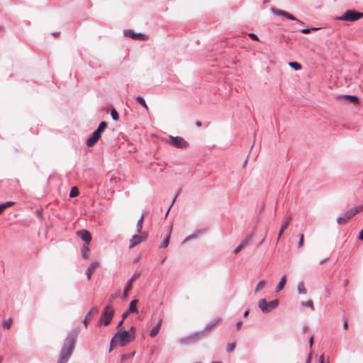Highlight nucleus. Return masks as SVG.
<instances>
[{
  "label": "nucleus",
  "mask_w": 363,
  "mask_h": 363,
  "mask_svg": "<svg viewBox=\"0 0 363 363\" xmlns=\"http://www.w3.org/2000/svg\"><path fill=\"white\" fill-rule=\"evenodd\" d=\"M356 214L354 213V211L352 208H350L349 209L345 214V216H346V218L350 220V218H352L353 216H354Z\"/></svg>",
  "instance_id": "nucleus-37"
},
{
  "label": "nucleus",
  "mask_w": 363,
  "mask_h": 363,
  "mask_svg": "<svg viewBox=\"0 0 363 363\" xmlns=\"http://www.w3.org/2000/svg\"><path fill=\"white\" fill-rule=\"evenodd\" d=\"M171 230H172V227L170 228L169 234L164 238L163 241L162 242V243L160 246V248H166L168 246L169 242V239H170Z\"/></svg>",
  "instance_id": "nucleus-27"
},
{
  "label": "nucleus",
  "mask_w": 363,
  "mask_h": 363,
  "mask_svg": "<svg viewBox=\"0 0 363 363\" xmlns=\"http://www.w3.org/2000/svg\"><path fill=\"white\" fill-rule=\"evenodd\" d=\"M126 332H129V334H132L133 337V340H135V333H136V328L135 326H131L128 330H126Z\"/></svg>",
  "instance_id": "nucleus-44"
},
{
  "label": "nucleus",
  "mask_w": 363,
  "mask_h": 363,
  "mask_svg": "<svg viewBox=\"0 0 363 363\" xmlns=\"http://www.w3.org/2000/svg\"><path fill=\"white\" fill-rule=\"evenodd\" d=\"M11 325V319L9 318L6 321H4L3 323V327L6 329H9Z\"/></svg>",
  "instance_id": "nucleus-43"
},
{
  "label": "nucleus",
  "mask_w": 363,
  "mask_h": 363,
  "mask_svg": "<svg viewBox=\"0 0 363 363\" xmlns=\"http://www.w3.org/2000/svg\"><path fill=\"white\" fill-rule=\"evenodd\" d=\"M77 334V330H72L68 333L60 350L57 363H67L68 362L74 349Z\"/></svg>",
  "instance_id": "nucleus-1"
},
{
  "label": "nucleus",
  "mask_w": 363,
  "mask_h": 363,
  "mask_svg": "<svg viewBox=\"0 0 363 363\" xmlns=\"http://www.w3.org/2000/svg\"><path fill=\"white\" fill-rule=\"evenodd\" d=\"M118 295L116 294H111L109 297V303L110 304L117 298Z\"/></svg>",
  "instance_id": "nucleus-51"
},
{
  "label": "nucleus",
  "mask_w": 363,
  "mask_h": 363,
  "mask_svg": "<svg viewBox=\"0 0 363 363\" xmlns=\"http://www.w3.org/2000/svg\"><path fill=\"white\" fill-rule=\"evenodd\" d=\"M115 314L114 310L111 305H106L102 312L100 322H104V325H108Z\"/></svg>",
  "instance_id": "nucleus-6"
},
{
  "label": "nucleus",
  "mask_w": 363,
  "mask_h": 363,
  "mask_svg": "<svg viewBox=\"0 0 363 363\" xmlns=\"http://www.w3.org/2000/svg\"><path fill=\"white\" fill-rule=\"evenodd\" d=\"M358 239L360 240H363V230H360L358 235Z\"/></svg>",
  "instance_id": "nucleus-54"
},
{
  "label": "nucleus",
  "mask_w": 363,
  "mask_h": 363,
  "mask_svg": "<svg viewBox=\"0 0 363 363\" xmlns=\"http://www.w3.org/2000/svg\"><path fill=\"white\" fill-rule=\"evenodd\" d=\"M266 281L264 280H261L258 282L257 286L255 289V293H258L259 291L265 286Z\"/></svg>",
  "instance_id": "nucleus-33"
},
{
  "label": "nucleus",
  "mask_w": 363,
  "mask_h": 363,
  "mask_svg": "<svg viewBox=\"0 0 363 363\" xmlns=\"http://www.w3.org/2000/svg\"><path fill=\"white\" fill-rule=\"evenodd\" d=\"M249 310H246L244 313H243V317H247L248 315H249Z\"/></svg>",
  "instance_id": "nucleus-60"
},
{
  "label": "nucleus",
  "mask_w": 363,
  "mask_h": 363,
  "mask_svg": "<svg viewBox=\"0 0 363 363\" xmlns=\"http://www.w3.org/2000/svg\"><path fill=\"white\" fill-rule=\"evenodd\" d=\"M76 234L86 242V245H89L91 241V235L90 233L86 230H80L77 231Z\"/></svg>",
  "instance_id": "nucleus-11"
},
{
  "label": "nucleus",
  "mask_w": 363,
  "mask_h": 363,
  "mask_svg": "<svg viewBox=\"0 0 363 363\" xmlns=\"http://www.w3.org/2000/svg\"><path fill=\"white\" fill-rule=\"evenodd\" d=\"M286 276L284 275L281 278L279 282L278 283V284L276 287V292H279V291H281L284 289V287L286 284Z\"/></svg>",
  "instance_id": "nucleus-22"
},
{
  "label": "nucleus",
  "mask_w": 363,
  "mask_h": 363,
  "mask_svg": "<svg viewBox=\"0 0 363 363\" xmlns=\"http://www.w3.org/2000/svg\"><path fill=\"white\" fill-rule=\"evenodd\" d=\"M205 233V230L204 229H197L192 234H191L190 235L187 236L183 241V244L188 242V241H190L191 240H194V239H196L199 237V235L203 234Z\"/></svg>",
  "instance_id": "nucleus-13"
},
{
  "label": "nucleus",
  "mask_w": 363,
  "mask_h": 363,
  "mask_svg": "<svg viewBox=\"0 0 363 363\" xmlns=\"http://www.w3.org/2000/svg\"><path fill=\"white\" fill-rule=\"evenodd\" d=\"M111 116L113 121H118L119 119V115L118 113L116 111V109L113 108L111 111Z\"/></svg>",
  "instance_id": "nucleus-36"
},
{
  "label": "nucleus",
  "mask_w": 363,
  "mask_h": 363,
  "mask_svg": "<svg viewBox=\"0 0 363 363\" xmlns=\"http://www.w3.org/2000/svg\"><path fill=\"white\" fill-rule=\"evenodd\" d=\"M90 250L88 245H84L81 249L82 257L83 259H87L89 257Z\"/></svg>",
  "instance_id": "nucleus-21"
},
{
  "label": "nucleus",
  "mask_w": 363,
  "mask_h": 363,
  "mask_svg": "<svg viewBox=\"0 0 363 363\" xmlns=\"http://www.w3.org/2000/svg\"><path fill=\"white\" fill-rule=\"evenodd\" d=\"M289 65L290 67L293 68L295 70H300L302 67L301 65L298 62H289Z\"/></svg>",
  "instance_id": "nucleus-31"
},
{
  "label": "nucleus",
  "mask_w": 363,
  "mask_h": 363,
  "mask_svg": "<svg viewBox=\"0 0 363 363\" xmlns=\"http://www.w3.org/2000/svg\"><path fill=\"white\" fill-rule=\"evenodd\" d=\"M142 274V271L135 272L133 277L127 281L123 293V298H126L128 295V291L132 289L133 281L139 278Z\"/></svg>",
  "instance_id": "nucleus-8"
},
{
  "label": "nucleus",
  "mask_w": 363,
  "mask_h": 363,
  "mask_svg": "<svg viewBox=\"0 0 363 363\" xmlns=\"http://www.w3.org/2000/svg\"><path fill=\"white\" fill-rule=\"evenodd\" d=\"M249 37H250L252 40H255V41H258V40H259V38H258V36H257L256 34L253 33H250V34H249Z\"/></svg>",
  "instance_id": "nucleus-50"
},
{
  "label": "nucleus",
  "mask_w": 363,
  "mask_h": 363,
  "mask_svg": "<svg viewBox=\"0 0 363 363\" xmlns=\"http://www.w3.org/2000/svg\"><path fill=\"white\" fill-rule=\"evenodd\" d=\"M319 29H320V28H306L301 29V32L303 34H308L311 32V30H317Z\"/></svg>",
  "instance_id": "nucleus-41"
},
{
  "label": "nucleus",
  "mask_w": 363,
  "mask_h": 363,
  "mask_svg": "<svg viewBox=\"0 0 363 363\" xmlns=\"http://www.w3.org/2000/svg\"><path fill=\"white\" fill-rule=\"evenodd\" d=\"M279 301L278 299H274V300H272V301L268 302L269 313L272 310L275 309L276 308H277L278 306H279Z\"/></svg>",
  "instance_id": "nucleus-26"
},
{
  "label": "nucleus",
  "mask_w": 363,
  "mask_h": 363,
  "mask_svg": "<svg viewBox=\"0 0 363 363\" xmlns=\"http://www.w3.org/2000/svg\"><path fill=\"white\" fill-rule=\"evenodd\" d=\"M143 218H144V215L143 214L142 216L140 217V218L137 222L136 230L138 233H142Z\"/></svg>",
  "instance_id": "nucleus-29"
},
{
  "label": "nucleus",
  "mask_w": 363,
  "mask_h": 363,
  "mask_svg": "<svg viewBox=\"0 0 363 363\" xmlns=\"http://www.w3.org/2000/svg\"><path fill=\"white\" fill-rule=\"evenodd\" d=\"M286 18L291 21H296L301 25H304V23L302 21L297 19L295 16H294L292 14H291L289 12L287 13Z\"/></svg>",
  "instance_id": "nucleus-35"
},
{
  "label": "nucleus",
  "mask_w": 363,
  "mask_h": 363,
  "mask_svg": "<svg viewBox=\"0 0 363 363\" xmlns=\"http://www.w3.org/2000/svg\"><path fill=\"white\" fill-rule=\"evenodd\" d=\"M107 123L106 121H101L97 128L92 133V134L87 138L86 145L89 147H93L101 137V134L104 132L107 128Z\"/></svg>",
  "instance_id": "nucleus-2"
},
{
  "label": "nucleus",
  "mask_w": 363,
  "mask_h": 363,
  "mask_svg": "<svg viewBox=\"0 0 363 363\" xmlns=\"http://www.w3.org/2000/svg\"><path fill=\"white\" fill-rule=\"evenodd\" d=\"M99 266V263L96 261L93 262L86 270V275L88 280H90L93 271Z\"/></svg>",
  "instance_id": "nucleus-17"
},
{
  "label": "nucleus",
  "mask_w": 363,
  "mask_h": 363,
  "mask_svg": "<svg viewBox=\"0 0 363 363\" xmlns=\"http://www.w3.org/2000/svg\"><path fill=\"white\" fill-rule=\"evenodd\" d=\"M206 335H205L204 330H201L198 332H195L187 337H182L179 340V342L182 345H188L190 343L196 342L199 340L206 337Z\"/></svg>",
  "instance_id": "nucleus-5"
},
{
  "label": "nucleus",
  "mask_w": 363,
  "mask_h": 363,
  "mask_svg": "<svg viewBox=\"0 0 363 363\" xmlns=\"http://www.w3.org/2000/svg\"><path fill=\"white\" fill-rule=\"evenodd\" d=\"M319 363H324V356H323V354L320 356Z\"/></svg>",
  "instance_id": "nucleus-57"
},
{
  "label": "nucleus",
  "mask_w": 363,
  "mask_h": 363,
  "mask_svg": "<svg viewBox=\"0 0 363 363\" xmlns=\"http://www.w3.org/2000/svg\"><path fill=\"white\" fill-rule=\"evenodd\" d=\"M347 220H349L346 218L345 216H340V217H337V222L339 225H342V224L345 223Z\"/></svg>",
  "instance_id": "nucleus-39"
},
{
  "label": "nucleus",
  "mask_w": 363,
  "mask_h": 363,
  "mask_svg": "<svg viewBox=\"0 0 363 363\" xmlns=\"http://www.w3.org/2000/svg\"><path fill=\"white\" fill-rule=\"evenodd\" d=\"M304 242V236L303 234L300 235V239L298 241V247L300 248L303 246Z\"/></svg>",
  "instance_id": "nucleus-47"
},
{
  "label": "nucleus",
  "mask_w": 363,
  "mask_h": 363,
  "mask_svg": "<svg viewBox=\"0 0 363 363\" xmlns=\"http://www.w3.org/2000/svg\"><path fill=\"white\" fill-rule=\"evenodd\" d=\"M287 13H288L287 11H283V13H282L281 16H284V17H285V18H286V14H287Z\"/></svg>",
  "instance_id": "nucleus-64"
},
{
  "label": "nucleus",
  "mask_w": 363,
  "mask_h": 363,
  "mask_svg": "<svg viewBox=\"0 0 363 363\" xmlns=\"http://www.w3.org/2000/svg\"><path fill=\"white\" fill-rule=\"evenodd\" d=\"M143 241V235H134L130 240L129 248H133Z\"/></svg>",
  "instance_id": "nucleus-12"
},
{
  "label": "nucleus",
  "mask_w": 363,
  "mask_h": 363,
  "mask_svg": "<svg viewBox=\"0 0 363 363\" xmlns=\"http://www.w3.org/2000/svg\"><path fill=\"white\" fill-rule=\"evenodd\" d=\"M311 354L310 353L306 360V363H311Z\"/></svg>",
  "instance_id": "nucleus-56"
},
{
  "label": "nucleus",
  "mask_w": 363,
  "mask_h": 363,
  "mask_svg": "<svg viewBox=\"0 0 363 363\" xmlns=\"http://www.w3.org/2000/svg\"><path fill=\"white\" fill-rule=\"evenodd\" d=\"M116 342H118L116 339H113V337L111 338L110 342V346L108 349V352H111L114 348V345L116 344Z\"/></svg>",
  "instance_id": "nucleus-42"
},
{
  "label": "nucleus",
  "mask_w": 363,
  "mask_h": 363,
  "mask_svg": "<svg viewBox=\"0 0 363 363\" xmlns=\"http://www.w3.org/2000/svg\"><path fill=\"white\" fill-rule=\"evenodd\" d=\"M138 299H133L130 301L128 308L122 314L123 319H125L129 315V314L138 311Z\"/></svg>",
  "instance_id": "nucleus-10"
},
{
  "label": "nucleus",
  "mask_w": 363,
  "mask_h": 363,
  "mask_svg": "<svg viewBox=\"0 0 363 363\" xmlns=\"http://www.w3.org/2000/svg\"><path fill=\"white\" fill-rule=\"evenodd\" d=\"M297 291L299 294H307V291L305 288L304 283L303 281H301L298 284Z\"/></svg>",
  "instance_id": "nucleus-28"
},
{
  "label": "nucleus",
  "mask_w": 363,
  "mask_h": 363,
  "mask_svg": "<svg viewBox=\"0 0 363 363\" xmlns=\"http://www.w3.org/2000/svg\"><path fill=\"white\" fill-rule=\"evenodd\" d=\"M313 336H311V337L309 339V347H310V348H311L313 347Z\"/></svg>",
  "instance_id": "nucleus-53"
},
{
  "label": "nucleus",
  "mask_w": 363,
  "mask_h": 363,
  "mask_svg": "<svg viewBox=\"0 0 363 363\" xmlns=\"http://www.w3.org/2000/svg\"><path fill=\"white\" fill-rule=\"evenodd\" d=\"M160 325H161V320L159 321L157 323V324L155 327H153L152 328V330H150V337H153L158 334L160 328Z\"/></svg>",
  "instance_id": "nucleus-24"
},
{
  "label": "nucleus",
  "mask_w": 363,
  "mask_h": 363,
  "mask_svg": "<svg viewBox=\"0 0 363 363\" xmlns=\"http://www.w3.org/2000/svg\"><path fill=\"white\" fill-rule=\"evenodd\" d=\"M170 145H173L177 148H185L188 147L189 143L186 141L183 138L179 136H169V140L167 141Z\"/></svg>",
  "instance_id": "nucleus-7"
},
{
  "label": "nucleus",
  "mask_w": 363,
  "mask_h": 363,
  "mask_svg": "<svg viewBox=\"0 0 363 363\" xmlns=\"http://www.w3.org/2000/svg\"><path fill=\"white\" fill-rule=\"evenodd\" d=\"M135 354V352H130V353H128V354H122L121 357V362H124V361H125V360H127L128 359H130V358L133 357Z\"/></svg>",
  "instance_id": "nucleus-32"
},
{
  "label": "nucleus",
  "mask_w": 363,
  "mask_h": 363,
  "mask_svg": "<svg viewBox=\"0 0 363 363\" xmlns=\"http://www.w3.org/2000/svg\"><path fill=\"white\" fill-rule=\"evenodd\" d=\"M258 307L264 313H269L268 302L265 298H261L257 303Z\"/></svg>",
  "instance_id": "nucleus-18"
},
{
  "label": "nucleus",
  "mask_w": 363,
  "mask_h": 363,
  "mask_svg": "<svg viewBox=\"0 0 363 363\" xmlns=\"http://www.w3.org/2000/svg\"><path fill=\"white\" fill-rule=\"evenodd\" d=\"M235 342H232V343H228V345H227V348H226V351L227 352H232L234 351L235 348Z\"/></svg>",
  "instance_id": "nucleus-38"
},
{
  "label": "nucleus",
  "mask_w": 363,
  "mask_h": 363,
  "mask_svg": "<svg viewBox=\"0 0 363 363\" xmlns=\"http://www.w3.org/2000/svg\"><path fill=\"white\" fill-rule=\"evenodd\" d=\"M205 233V230L204 229H197L192 234H191L190 235L187 236L183 241V244L188 242V241H190L191 240H194V239H196L199 237V235L203 234Z\"/></svg>",
  "instance_id": "nucleus-14"
},
{
  "label": "nucleus",
  "mask_w": 363,
  "mask_h": 363,
  "mask_svg": "<svg viewBox=\"0 0 363 363\" xmlns=\"http://www.w3.org/2000/svg\"><path fill=\"white\" fill-rule=\"evenodd\" d=\"M284 10H281V9H272V12L277 15V16H281L282 15V13H283Z\"/></svg>",
  "instance_id": "nucleus-49"
},
{
  "label": "nucleus",
  "mask_w": 363,
  "mask_h": 363,
  "mask_svg": "<svg viewBox=\"0 0 363 363\" xmlns=\"http://www.w3.org/2000/svg\"><path fill=\"white\" fill-rule=\"evenodd\" d=\"M140 235H143V240H145L147 238V234L145 233H141Z\"/></svg>",
  "instance_id": "nucleus-61"
},
{
  "label": "nucleus",
  "mask_w": 363,
  "mask_h": 363,
  "mask_svg": "<svg viewBox=\"0 0 363 363\" xmlns=\"http://www.w3.org/2000/svg\"><path fill=\"white\" fill-rule=\"evenodd\" d=\"M241 250H242V247H241L240 245H238V246L235 249V250H234V254H235V255H237V254H238V253Z\"/></svg>",
  "instance_id": "nucleus-52"
},
{
  "label": "nucleus",
  "mask_w": 363,
  "mask_h": 363,
  "mask_svg": "<svg viewBox=\"0 0 363 363\" xmlns=\"http://www.w3.org/2000/svg\"><path fill=\"white\" fill-rule=\"evenodd\" d=\"M177 196V194L174 196V198L173 201H172V203H171L170 206H169V208H167V212H166L165 216H164V217H165V218H167V217L168 213H169V211H170V209H171V208H172V205H173L174 202L175 201Z\"/></svg>",
  "instance_id": "nucleus-48"
},
{
  "label": "nucleus",
  "mask_w": 363,
  "mask_h": 363,
  "mask_svg": "<svg viewBox=\"0 0 363 363\" xmlns=\"http://www.w3.org/2000/svg\"><path fill=\"white\" fill-rule=\"evenodd\" d=\"M352 208L353 209L354 213L357 214V213H359L360 211H362L363 209V204L357 206H355V207Z\"/></svg>",
  "instance_id": "nucleus-45"
},
{
  "label": "nucleus",
  "mask_w": 363,
  "mask_h": 363,
  "mask_svg": "<svg viewBox=\"0 0 363 363\" xmlns=\"http://www.w3.org/2000/svg\"><path fill=\"white\" fill-rule=\"evenodd\" d=\"M254 236V233H252L251 234H250L249 235H247L245 240H243L240 244L239 245L242 249H243L244 247H245L248 243L252 240V238Z\"/></svg>",
  "instance_id": "nucleus-23"
},
{
  "label": "nucleus",
  "mask_w": 363,
  "mask_h": 363,
  "mask_svg": "<svg viewBox=\"0 0 363 363\" xmlns=\"http://www.w3.org/2000/svg\"><path fill=\"white\" fill-rule=\"evenodd\" d=\"M308 326L305 325V326H303L302 330H303V333H306L308 331Z\"/></svg>",
  "instance_id": "nucleus-59"
},
{
  "label": "nucleus",
  "mask_w": 363,
  "mask_h": 363,
  "mask_svg": "<svg viewBox=\"0 0 363 363\" xmlns=\"http://www.w3.org/2000/svg\"><path fill=\"white\" fill-rule=\"evenodd\" d=\"M135 99L141 106H143L145 108L146 111L148 113L149 108H148L144 98L140 96H135Z\"/></svg>",
  "instance_id": "nucleus-25"
},
{
  "label": "nucleus",
  "mask_w": 363,
  "mask_h": 363,
  "mask_svg": "<svg viewBox=\"0 0 363 363\" xmlns=\"http://www.w3.org/2000/svg\"><path fill=\"white\" fill-rule=\"evenodd\" d=\"M113 339L119 342L120 347H125L134 340L133 335L129 334L125 330L117 331L113 335Z\"/></svg>",
  "instance_id": "nucleus-4"
},
{
  "label": "nucleus",
  "mask_w": 363,
  "mask_h": 363,
  "mask_svg": "<svg viewBox=\"0 0 363 363\" xmlns=\"http://www.w3.org/2000/svg\"><path fill=\"white\" fill-rule=\"evenodd\" d=\"M301 305L303 307H309L312 311H314L313 302L312 300H308L307 301L302 302Z\"/></svg>",
  "instance_id": "nucleus-34"
},
{
  "label": "nucleus",
  "mask_w": 363,
  "mask_h": 363,
  "mask_svg": "<svg viewBox=\"0 0 363 363\" xmlns=\"http://www.w3.org/2000/svg\"><path fill=\"white\" fill-rule=\"evenodd\" d=\"M196 125L197 127H201V126L202 125V123H201V121H196Z\"/></svg>",
  "instance_id": "nucleus-62"
},
{
  "label": "nucleus",
  "mask_w": 363,
  "mask_h": 363,
  "mask_svg": "<svg viewBox=\"0 0 363 363\" xmlns=\"http://www.w3.org/2000/svg\"><path fill=\"white\" fill-rule=\"evenodd\" d=\"M220 320H221L220 318H216L211 320V321L209 323H208L204 327V328L202 330H204L205 335H207L206 332L210 331L214 326H216L220 321Z\"/></svg>",
  "instance_id": "nucleus-19"
},
{
  "label": "nucleus",
  "mask_w": 363,
  "mask_h": 363,
  "mask_svg": "<svg viewBox=\"0 0 363 363\" xmlns=\"http://www.w3.org/2000/svg\"><path fill=\"white\" fill-rule=\"evenodd\" d=\"M343 328L345 330H347L348 328V323H347V321H345L344 323H343Z\"/></svg>",
  "instance_id": "nucleus-58"
},
{
  "label": "nucleus",
  "mask_w": 363,
  "mask_h": 363,
  "mask_svg": "<svg viewBox=\"0 0 363 363\" xmlns=\"http://www.w3.org/2000/svg\"><path fill=\"white\" fill-rule=\"evenodd\" d=\"M98 312H99V309L96 306H94L90 309V311L88 312V313L86 314V315L85 316V318L83 320V323H84L85 328H87L89 319L91 317V315L97 313Z\"/></svg>",
  "instance_id": "nucleus-15"
},
{
  "label": "nucleus",
  "mask_w": 363,
  "mask_h": 363,
  "mask_svg": "<svg viewBox=\"0 0 363 363\" xmlns=\"http://www.w3.org/2000/svg\"><path fill=\"white\" fill-rule=\"evenodd\" d=\"M124 320L125 319L122 318L121 320L119 321L118 323L117 324L116 329L118 330V331L123 330V329L122 328V325L123 324Z\"/></svg>",
  "instance_id": "nucleus-46"
},
{
  "label": "nucleus",
  "mask_w": 363,
  "mask_h": 363,
  "mask_svg": "<svg viewBox=\"0 0 363 363\" xmlns=\"http://www.w3.org/2000/svg\"><path fill=\"white\" fill-rule=\"evenodd\" d=\"M14 202L13 201H6L5 203H1L2 211H4L6 208L11 206Z\"/></svg>",
  "instance_id": "nucleus-40"
},
{
  "label": "nucleus",
  "mask_w": 363,
  "mask_h": 363,
  "mask_svg": "<svg viewBox=\"0 0 363 363\" xmlns=\"http://www.w3.org/2000/svg\"><path fill=\"white\" fill-rule=\"evenodd\" d=\"M341 99H346L353 104H357L359 102L358 97L354 95L345 94V95H339L337 96V100H340Z\"/></svg>",
  "instance_id": "nucleus-20"
},
{
  "label": "nucleus",
  "mask_w": 363,
  "mask_h": 363,
  "mask_svg": "<svg viewBox=\"0 0 363 363\" xmlns=\"http://www.w3.org/2000/svg\"><path fill=\"white\" fill-rule=\"evenodd\" d=\"M363 18V13L356 10L350 9L346 11L342 15L336 17L338 21L354 22Z\"/></svg>",
  "instance_id": "nucleus-3"
},
{
  "label": "nucleus",
  "mask_w": 363,
  "mask_h": 363,
  "mask_svg": "<svg viewBox=\"0 0 363 363\" xmlns=\"http://www.w3.org/2000/svg\"><path fill=\"white\" fill-rule=\"evenodd\" d=\"M123 34L125 37H130L133 40H146L147 36L141 33H135L132 30H124Z\"/></svg>",
  "instance_id": "nucleus-9"
},
{
  "label": "nucleus",
  "mask_w": 363,
  "mask_h": 363,
  "mask_svg": "<svg viewBox=\"0 0 363 363\" xmlns=\"http://www.w3.org/2000/svg\"><path fill=\"white\" fill-rule=\"evenodd\" d=\"M52 35L55 37L58 36L60 35V32H54L52 33Z\"/></svg>",
  "instance_id": "nucleus-63"
},
{
  "label": "nucleus",
  "mask_w": 363,
  "mask_h": 363,
  "mask_svg": "<svg viewBox=\"0 0 363 363\" xmlns=\"http://www.w3.org/2000/svg\"><path fill=\"white\" fill-rule=\"evenodd\" d=\"M79 191L77 186H72L69 191V196L71 198L76 197L79 195Z\"/></svg>",
  "instance_id": "nucleus-30"
},
{
  "label": "nucleus",
  "mask_w": 363,
  "mask_h": 363,
  "mask_svg": "<svg viewBox=\"0 0 363 363\" xmlns=\"http://www.w3.org/2000/svg\"><path fill=\"white\" fill-rule=\"evenodd\" d=\"M292 220V217L291 216H289L286 220H285V222L281 225V228L279 231V233H278V237H277V243L279 242L282 233H284V230L289 226V225L290 224L291 221Z\"/></svg>",
  "instance_id": "nucleus-16"
},
{
  "label": "nucleus",
  "mask_w": 363,
  "mask_h": 363,
  "mask_svg": "<svg viewBox=\"0 0 363 363\" xmlns=\"http://www.w3.org/2000/svg\"><path fill=\"white\" fill-rule=\"evenodd\" d=\"M242 324V322L241 320L238 321L236 323V328L237 329H240L241 325Z\"/></svg>",
  "instance_id": "nucleus-55"
}]
</instances>
